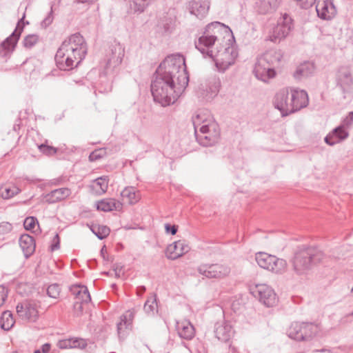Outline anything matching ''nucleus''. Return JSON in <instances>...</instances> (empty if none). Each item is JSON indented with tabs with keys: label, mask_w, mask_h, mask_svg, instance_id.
Here are the masks:
<instances>
[{
	"label": "nucleus",
	"mask_w": 353,
	"mask_h": 353,
	"mask_svg": "<svg viewBox=\"0 0 353 353\" xmlns=\"http://www.w3.org/2000/svg\"><path fill=\"white\" fill-rule=\"evenodd\" d=\"M230 32V28L222 23L214 21L209 23L205 28L203 34L195 42L196 48L201 52L204 57L212 59L219 72H225L234 63L238 56V51L233 44L213 49V46L219 41L221 32Z\"/></svg>",
	"instance_id": "f257e3e1"
},
{
	"label": "nucleus",
	"mask_w": 353,
	"mask_h": 353,
	"mask_svg": "<svg viewBox=\"0 0 353 353\" xmlns=\"http://www.w3.org/2000/svg\"><path fill=\"white\" fill-rule=\"evenodd\" d=\"M88 48L84 38L79 33L65 40L55 54V61L61 70H70L77 67L85 57Z\"/></svg>",
	"instance_id": "f03ea898"
},
{
	"label": "nucleus",
	"mask_w": 353,
	"mask_h": 353,
	"mask_svg": "<svg viewBox=\"0 0 353 353\" xmlns=\"http://www.w3.org/2000/svg\"><path fill=\"white\" fill-rule=\"evenodd\" d=\"M181 86L171 77L156 70L155 79L151 83V92L154 101L165 107L173 104L184 91L185 88L180 90Z\"/></svg>",
	"instance_id": "7ed1b4c3"
},
{
	"label": "nucleus",
	"mask_w": 353,
	"mask_h": 353,
	"mask_svg": "<svg viewBox=\"0 0 353 353\" xmlns=\"http://www.w3.org/2000/svg\"><path fill=\"white\" fill-rule=\"evenodd\" d=\"M194 134L197 142L208 147L217 143L221 132L219 124L207 111H201L192 118Z\"/></svg>",
	"instance_id": "20e7f679"
},
{
	"label": "nucleus",
	"mask_w": 353,
	"mask_h": 353,
	"mask_svg": "<svg viewBox=\"0 0 353 353\" xmlns=\"http://www.w3.org/2000/svg\"><path fill=\"white\" fill-rule=\"evenodd\" d=\"M176 81L181 85L180 90L188 85L189 76L186 70L185 58L180 54L168 56L156 70Z\"/></svg>",
	"instance_id": "39448f33"
},
{
	"label": "nucleus",
	"mask_w": 353,
	"mask_h": 353,
	"mask_svg": "<svg viewBox=\"0 0 353 353\" xmlns=\"http://www.w3.org/2000/svg\"><path fill=\"white\" fill-rule=\"evenodd\" d=\"M282 57L283 54L279 50H267L257 59L254 68L255 77L263 82L274 78L276 76L275 68L279 65Z\"/></svg>",
	"instance_id": "423d86ee"
},
{
	"label": "nucleus",
	"mask_w": 353,
	"mask_h": 353,
	"mask_svg": "<svg viewBox=\"0 0 353 353\" xmlns=\"http://www.w3.org/2000/svg\"><path fill=\"white\" fill-rule=\"evenodd\" d=\"M323 257L324 254L317 248L305 245L298 247L292 260L294 269L298 274H305L314 265L321 262Z\"/></svg>",
	"instance_id": "0eeeda50"
},
{
	"label": "nucleus",
	"mask_w": 353,
	"mask_h": 353,
	"mask_svg": "<svg viewBox=\"0 0 353 353\" xmlns=\"http://www.w3.org/2000/svg\"><path fill=\"white\" fill-rule=\"evenodd\" d=\"M293 29L292 19L288 14H284L278 20L276 25L269 31L265 40L279 43L285 39Z\"/></svg>",
	"instance_id": "6e6552de"
},
{
	"label": "nucleus",
	"mask_w": 353,
	"mask_h": 353,
	"mask_svg": "<svg viewBox=\"0 0 353 353\" xmlns=\"http://www.w3.org/2000/svg\"><path fill=\"white\" fill-rule=\"evenodd\" d=\"M255 260L259 266L261 268L276 274L283 272L287 267L285 260L277 258L276 256L269 254L266 252L256 253Z\"/></svg>",
	"instance_id": "1a4fd4ad"
},
{
	"label": "nucleus",
	"mask_w": 353,
	"mask_h": 353,
	"mask_svg": "<svg viewBox=\"0 0 353 353\" xmlns=\"http://www.w3.org/2000/svg\"><path fill=\"white\" fill-rule=\"evenodd\" d=\"M198 273L207 279H222L230 273V268L222 263H201L196 268Z\"/></svg>",
	"instance_id": "9d476101"
},
{
	"label": "nucleus",
	"mask_w": 353,
	"mask_h": 353,
	"mask_svg": "<svg viewBox=\"0 0 353 353\" xmlns=\"http://www.w3.org/2000/svg\"><path fill=\"white\" fill-rule=\"evenodd\" d=\"M24 18L25 14L18 21L17 27L12 33L0 44V58L7 59L10 57L14 50L24 27Z\"/></svg>",
	"instance_id": "9b49d317"
},
{
	"label": "nucleus",
	"mask_w": 353,
	"mask_h": 353,
	"mask_svg": "<svg viewBox=\"0 0 353 353\" xmlns=\"http://www.w3.org/2000/svg\"><path fill=\"white\" fill-rule=\"evenodd\" d=\"M251 293L257 297L264 305L273 307L277 302L276 294L274 290L266 284H257L251 288Z\"/></svg>",
	"instance_id": "f8f14e48"
},
{
	"label": "nucleus",
	"mask_w": 353,
	"mask_h": 353,
	"mask_svg": "<svg viewBox=\"0 0 353 353\" xmlns=\"http://www.w3.org/2000/svg\"><path fill=\"white\" fill-rule=\"evenodd\" d=\"M16 310L18 316L23 321L34 323L39 318L38 305L33 301L18 303Z\"/></svg>",
	"instance_id": "ddd939ff"
},
{
	"label": "nucleus",
	"mask_w": 353,
	"mask_h": 353,
	"mask_svg": "<svg viewBox=\"0 0 353 353\" xmlns=\"http://www.w3.org/2000/svg\"><path fill=\"white\" fill-rule=\"evenodd\" d=\"M124 53V48L119 43L110 45L105 57L106 69H114L119 65L123 59Z\"/></svg>",
	"instance_id": "4468645a"
},
{
	"label": "nucleus",
	"mask_w": 353,
	"mask_h": 353,
	"mask_svg": "<svg viewBox=\"0 0 353 353\" xmlns=\"http://www.w3.org/2000/svg\"><path fill=\"white\" fill-rule=\"evenodd\" d=\"M274 105L281 112L282 117H286L293 113L294 108L292 107L291 94L288 92V90L283 89L276 94Z\"/></svg>",
	"instance_id": "2eb2a0df"
},
{
	"label": "nucleus",
	"mask_w": 353,
	"mask_h": 353,
	"mask_svg": "<svg viewBox=\"0 0 353 353\" xmlns=\"http://www.w3.org/2000/svg\"><path fill=\"white\" fill-rule=\"evenodd\" d=\"M316 10L317 16L326 21L332 19L337 13L333 0H318Z\"/></svg>",
	"instance_id": "dca6fc26"
},
{
	"label": "nucleus",
	"mask_w": 353,
	"mask_h": 353,
	"mask_svg": "<svg viewBox=\"0 0 353 353\" xmlns=\"http://www.w3.org/2000/svg\"><path fill=\"white\" fill-rule=\"evenodd\" d=\"M190 248L185 240H179L168 245L165 256L170 260H175L188 252Z\"/></svg>",
	"instance_id": "f3484780"
},
{
	"label": "nucleus",
	"mask_w": 353,
	"mask_h": 353,
	"mask_svg": "<svg viewBox=\"0 0 353 353\" xmlns=\"http://www.w3.org/2000/svg\"><path fill=\"white\" fill-rule=\"evenodd\" d=\"M190 13L202 19L206 16L210 9L209 0H190L187 6Z\"/></svg>",
	"instance_id": "a211bd4d"
},
{
	"label": "nucleus",
	"mask_w": 353,
	"mask_h": 353,
	"mask_svg": "<svg viewBox=\"0 0 353 353\" xmlns=\"http://www.w3.org/2000/svg\"><path fill=\"white\" fill-rule=\"evenodd\" d=\"M234 333L232 326L227 321H222L216 323L214 325V334L216 337L221 341L227 342L232 336Z\"/></svg>",
	"instance_id": "6ab92c4d"
},
{
	"label": "nucleus",
	"mask_w": 353,
	"mask_h": 353,
	"mask_svg": "<svg viewBox=\"0 0 353 353\" xmlns=\"http://www.w3.org/2000/svg\"><path fill=\"white\" fill-rule=\"evenodd\" d=\"M291 103L294 108L293 113L306 107L308 104L307 93L303 90H291Z\"/></svg>",
	"instance_id": "aec40b11"
},
{
	"label": "nucleus",
	"mask_w": 353,
	"mask_h": 353,
	"mask_svg": "<svg viewBox=\"0 0 353 353\" xmlns=\"http://www.w3.org/2000/svg\"><path fill=\"white\" fill-rule=\"evenodd\" d=\"M336 81L337 85H339L344 92L349 91L353 85V77L350 70L345 67L339 68L336 75Z\"/></svg>",
	"instance_id": "412c9836"
},
{
	"label": "nucleus",
	"mask_w": 353,
	"mask_h": 353,
	"mask_svg": "<svg viewBox=\"0 0 353 353\" xmlns=\"http://www.w3.org/2000/svg\"><path fill=\"white\" fill-rule=\"evenodd\" d=\"M347 131L343 125H339L334 128L324 139L325 142L329 145H334L340 141L345 139L348 137Z\"/></svg>",
	"instance_id": "4be33fe9"
},
{
	"label": "nucleus",
	"mask_w": 353,
	"mask_h": 353,
	"mask_svg": "<svg viewBox=\"0 0 353 353\" xmlns=\"http://www.w3.org/2000/svg\"><path fill=\"white\" fill-rule=\"evenodd\" d=\"M176 329L179 336L185 340H191L195 335L194 327L192 323L187 320L177 321Z\"/></svg>",
	"instance_id": "5701e85b"
},
{
	"label": "nucleus",
	"mask_w": 353,
	"mask_h": 353,
	"mask_svg": "<svg viewBox=\"0 0 353 353\" xmlns=\"http://www.w3.org/2000/svg\"><path fill=\"white\" fill-rule=\"evenodd\" d=\"M314 70L315 67L313 63L305 61L296 68L293 76L295 79L301 81L312 75Z\"/></svg>",
	"instance_id": "b1692460"
},
{
	"label": "nucleus",
	"mask_w": 353,
	"mask_h": 353,
	"mask_svg": "<svg viewBox=\"0 0 353 353\" xmlns=\"http://www.w3.org/2000/svg\"><path fill=\"white\" fill-rule=\"evenodd\" d=\"M19 245L22 249L23 254L26 258L32 255L35 250V241L34 238L28 234H22L19 238Z\"/></svg>",
	"instance_id": "393cba45"
},
{
	"label": "nucleus",
	"mask_w": 353,
	"mask_h": 353,
	"mask_svg": "<svg viewBox=\"0 0 353 353\" xmlns=\"http://www.w3.org/2000/svg\"><path fill=\"white\" fill-rule=\"evenodd\" d=\"M71 194V190L67 188H61L52 190L46 194L44 198L48 203H54L68 197Z\"/></svg>",
	"instance_id": "a878e982"
},
{
	"label": "nucleus",
	"mask_w": 353,
	"mask_h": 353,
	"mask_svg": "<svg viewBox=\"0 0 353 353\" xmlns=\"http://www.w3.org/2000/svg\"><path fill=\"white\" fill-rule=\"evenodd\" d=\"M281 0H257L256 8L260 14H265L275 10Z\"/></svg>",
	"instance_id": "bb28decb"
},
{
	"label": "nucleus",
	"mask_w": 353,
	"mask_h": 353,
	"mask_svg": "<svg viewBox=\"0 0 353 353\" xmlns=\"http://www.w3.org/2000/svg\"><path fill=\"white\" fill-rule=\"evenodd\" d=\"M97 208L103 212L120 210L122 208V203L114 199H105L97 203Z\"/></svg>",
	"instance_id": "cd10ccee"
},
{
	"label": "nucleus",
	"mask_w": 353,
	"mask_h": 353,
	"mask_svg": "<svg viewBox=\"0 0 353 353\" xmlns=\"http://www.w3.org/2000/svg\"><path fill=\"white\" fill-rule=\"evenodd\" d=\"M176 18L173 16L165 15L158 23V28L163 34H170L175 28Z\"/></svg>",
	"instance_id": "c85d7f7f"
},
{
	"label": "nucleus",
	"mask_w": 353,
	"mask_h": 353,
	"mask_svg": "<svg viewBox=\"0 0 353 353\" xmlns=\"http://www.w3.org/2000/svg\"><path fill=\"white\" fill-rule=\"evenodd\" d=\"M134 314V310H129L121 316V321L117 323V331L119 334L124 329L131 327Z\"/></svg>",
	"instance_id": "c756f323"
},
{
	"label": "nucleus",
	"mask_w": 353,
	"mask_h": 353,
	"mask_svg": "<svg viewBox=\"0 0 353 353\" xmlns=\"http://www.w3.org/2000/svg\"><path fill=\"white\" fill-rule=\"evenodd\" d=\"M221 81L219 78L216 76L209 78L206 82L205 90L209 98L215 97L219 91Z\"/></svg>",
	"instance_id": "7c9ffc66"
},
{
	"label": "nucleus",
	"mask_w": 353,
	"mask_h": 353,
	"mask_svg": "<svg viewBox=\"0 0 353 353\" xmlns=\"http://www.w3.org/2000/svg\"><path fill=\"white\" fill-rule=\"evenodd\" d=\"M121 195L124 202L129 204L136 203L140 197L139 191H137L134 187L125 188L121 192Z\"/></svg>",
	"instance_id": "2f4dec72"
},
{
	"label": "nucleus",
	"mask_w": 353,
	"mask_h": 353,
	"mask_svg": "<svg viewBox=\"0 0 353 353\" xmlns=\"http://www.w3.org/2000/svg\"><path fill=\"white\" fill-rule=\"evenodd\" d=\"M21 190L13 184H4L0 187V196L3 199H9L19 194Z\"/></svg>",
	"instance_id": "473e14b6"
},
{
	"label": "nucleus",
	"mask_w": 353,
	"mask_h": 353,
	"mask_svg": "<svg viewBox=\"0 0 353 353\" xmlns=\"http://www.w3.org/2000/svg\"><path fill=\"white\" fill-rule=\"evenodd\" d=\"M108 187V177L107 176H100L93 181L91 188L99 194L105 193Z\"/></svg>",
	"instance_id": "72a5a7b5"
},
{
	"label": "nucleus",
	"mask_w": 353,
	"mask_h": 353,
	"mask_svg": "<svg viewBox=\"0 0 353 353\" xmlns=\"http://www.w3.org/2000/svg\"><path fill=\"white\" fill-rule=\"evenodd\" d=\"M153 0H130V8L135 14H141L145 11Z\"/></svg>",
	"instance_id": "f704fd0d"
},
{
	"label": "nucleus",
	"mask_w": 353,
	"mask_h": 353,
	"mask_svg": "<svg viewBox=\"0 0 353 353\" xmlns=\"http://www.w3.org/2000/svg\"><path fill=\"white\" fill-rule=\"evenodd\" d=\"M14 325V320L10 311L3 312L0 318L1 327L6 330H10Z\"/></svg>",
	"instance_id": "c9c22d12"
},
{
	"label": "nucleus",
	"mask_w": 353,
	"mask_h": 353,
	"mask_svg": "<svg viewBox=\"0 0 353 353\" xmlns=\"http://www.w3.org/2000/svg\"><path fill=\"white\" fill-rule=\"evenodd\" d=\"M290 338L296 341H303V336L301 334V322H294L291 324L288 330Z\"/></svg>",
	"instance_id": "e433bc0d"
},
{
	"label": "nucleus",
	"mask_w": 353,
	"mask_h": 353,
	"mask_svg": "<svg viewBox=\"0 0 353 353\" xmlns=\"http://www.w3.org/2000/svg\"><path fill=\"white\" fill-rule=\"evenodd\" d=\"M112 90V83L107 79L105 75H101L99 81L95 90V92L98 91L99 93H108Z\"/></svg>",
	"instance_id": "4c0bfd02"
},
{
	"label": "nucleus",
	"mask_w": 353,
	"mask_h": 353,
	"mask_svg": "<svg viewBox=\"0 0 353 353\" xmlns=\"http://www.w3.org/2000/svg\"><path fill=\"white\" fill-rule=\"evenodd\" d=\"M91 230L100 240L106 238L110 232V228L104 225H94Z\"/></svg>",
	"instance_id": "58836bf2"
},
{
	"label": "nucleus",
	"mask_w": 353,
	"mask_h": 353,
	"mask_svg": "<svg viewBox=\"0 0 353 353\" xmlns=\"http://www.w3.org/2000/svg\"><path fill=\"white\" fill-rule=\"evenodd\" d=\"M320 330L317 324L313 323L305 322V332L308 336H305V341L311 339Z\"/></svg>",
	"instance_id": "ea45409f"
},
{
	"label": "nucleus",
	"mask_w": 353,
	"mask_h": 353,
	"mask_svg": "<svg viewBox=\"0 0 353 353\" xmlns=\"http://www.w3.org/2000/svg\"><path fill=\"white\" fill-rule=\"evenodd\" d=\"M157 303L156 296L152 297L150 299L146 301L144 304L143 310L148 314H154V311L157 310Z\"/></svg>",
	"instance_id": "a19ab883"
},
{
	"label": "nucleus",
	"mask_w": 353,
	"mask_h": 353,
	"mask_svg": "<svg viewBox=\"0 0 353 353\" xmlns=\"http://www.w3.org/2000/svg\"><path fill=\"white\" fill-rule=\"evenodd\" d=\"M106 155L105 148H99L92 151L89 155V161L91 162L97 161Z\"/></svg>",
	"instance_id": "79ce46f5"
},
{
	"label": "nucleus",
	"mask_w": 353,
	"mask_h": 353,
	"mask_svg": "<svg viewBox=\"0 0 353 353\" xmlns=\"http://www.w3.org/2000/svg\"><path fill=\"white\" fill-rule=\"evenodd\" d=\"M38 41L39 36L37 34H28L24 38L23 43L24 47L31 48L38 42Z\"/></svg>",
	"instance_id": "37998d69"
},
{
	"label": "nucleus",
	"mask_w": 353,
	"mask_h": 353,
	"mask_svg": "<svg viewBox=\"0 0 353 353\" xmlns=\"http://www.w3.org/2000/svg\"><path fill=\"white\" fill-rule=\"evenodd\" d=\"M61 288L57 283L50 285L47 288V294L52 299H57L59 296Z\"/></svg>",
	"instance_id": "c03bdc74"
},
{
	"label": "nucleus",
	"mask_w": 353,
	"mask_h": 353,
	"mask_svg": "<svg viewBox=\"0 0 353 353\" xmlns=\"http://www.w3.org/2000/svg\"><path fill=\"white\" fill-rule=\"evenodd\" d=\"M39 149L42 153L48 156L54 155L57 152V148L53 146L48 145L46 143H42L39 145Z\"/></svg>",
	"instance_id": "a18cd8bd"
},
{
	"label": "nucleus",
	"mask_w": 353,
	"mask_h": 353,
	"mask_svg": "<svg viewBox=\"0 0 353 353\" xmlns=\"http://www.w3.org/2000/svg\"><path fill=\"white\" fill-rule=\"evenodd\" d=\"M36 224H39L38 220L34 216H28L26 218L23 222V226L26 230H32L35 227Z\"/></svg>",
	"instance_id": "49530a36"
},
{
	"label": "nucleus",
	"mask_w": 353,
	"mask_h": 353,
	"mask_svg": "<svg viewBox=\"0 0 353 353\" xmlns=\"http://www.w3.org/2000/svg\"><path fill=\"white\" fill-rule=\"evenodd\" d=\"M81 294L78 296L76 301H79L83 303H88L91 301L90 292L86 286H83Z\"/></svg>",
	"instance_id": "de8ad7c7"
},
{
	"label": "nucleus",
	"mask_w": 353,
	"mask_h": 353,
	"mask_svg": "<svg viewBox=\"0 0 353 353\" xmlns=\"http://www.w3.org/2000/svg\"><path fill=\"white\" fill-rule=\"evenodd\" d=\"M80 341L76 339L72 341H61L59 342L60 348H68V347H77L80 346Z\"/></svg>",
	"instance_id": "09e8293b"
},
{
	"label": "nucleus",
	"mask_w": 353,
	"mask_h": 353,
	"mask_svg": "<svg viewBox=\"0 0 353 353\" xmlns=\"http://www.w3.org/2000/svg\"><path fill=\"white\" fill-rule=\"evenodd\" d=\"M53 5L51 6L50 12L48 14V15L45 17V19L41 21V26L46 28L48 26H49L53 21L54 17H53Z\"/></svg>",
	"instance_id": "8fccbe9b"
},
{
	"label": "nucleus",
	"mask_w": 353,
	"mask_h": 353,
	"mask_svg": "<svg viewBox=\"0 0 353 353\" xmlns=\"http://www.w3.org/2000/svg\"><path fill=\"white\" fill-rule=\"evenodd\" d=\"M297 5L303 9H308L313 6L316 0H294Z\"/></svg>",
	"instance_id": "3c124183"
},
{
	"label": "nucleus",
	"mask_w": 353,
	"mask_h": 353,
	"mask_svg": "<svg viewBox=\"0 0 353 353\" xmlns=\"http://www.w3.org/2000/svg\"><path fill=\"white\" fill-rule=\"evenodd\" d=\"M12 230V225L9 222H1L0 223V234L9 233Z\"/></svg>",
	"instance_id": "603ef678"
},
{
	"label": "nucleus",
	"mask_w": 353,
	"mask_h": 353,
	"mask_svg": "<svg viewBox=\"0 0 353 353\" xmlns=\"http://www.w3.org/2000/svg\"><path fill=\"white\" fill-rule=\"evenodd\" d=\"M83 286L81 285H74L70 288V292L74 296L76 299L81 294Z\"/></svg>",
	"instance_id": "864d4df0"
},
{
	"label": "nucleus",
	"mask_w": 353,
	"mask_h": 353,
	"mask_svg": "<svg viewBox=\"0 0 353 353\" xmlns=\"http://www.w3.org/2000/svg\"><path fill=\"white\" fill-rule=\"evenodd\" d=\"M8 294V290L3 285H0V307L2 306Z\"/></svg>",
	"instance_id": "5fc2aeb1"
},
{
	"label": "nucleus",
	"mask_w": 353,
	"mask_h": 353,
	"mask_svg": "<svg viewBox=\"0 0 353 353\" xmlns=\"http://www.w3.org/2000/svg\"><path fill=\"white\" fill-rule=\"evenodd\" d=\"M83 303L76 301L73 304L74 314L76 316H80L83 312Z\"/></svg>",
	"instance_id": "6e6d98bb"
},
{
	"label": "nucleus",
	"mask_w": 353,
	"mask_h": 353,
	"mask_svg": "<svg viewBox=\"0 0 353 353\" xmlns=\"http://www.w3.org/2000/svg\"><path fill=\"white\" fill-rule=\"evenodd\" d=\"M60 248V239L58 234H56L53 238L52 243L50 245L51 251H54Z\"/></svg>",
	"instance_id": "4d7b16f0"
},
{
	"label": "nucleus",
	"mask_w": 353,
	"mask_h": 353,
	"mask_svg": "<svg viewBox=\"0 0 353 353\" xmlns=\"http://www.w3.org/2000/svg\"><path fill=\"white\" fill-rule=\"evenodd\" d=\"M353 123V111L350 112L349 114L343 119V127H349Z\"/></svg>",
	"instance_id": "13d9d810"
},
{
	"label": "nucleus",
	"mask_w": 353,
	"mask_h": 353,
	"mask_svg": "<svg viewBox=\"0 0 353 353\" xmlns=\"http://www.w3.org/2000/svg\"><path fill=\"white\" fill-rule=\"evenodd\" d=\"M165 230L167 233L174 235L177 232L178 227L175 225L167 223L165 225Z\"/></svg>",
	"instance_id": "bf43d9fd"
},
{
	"label": "nucleus",
	"mask_w": 353,
	"mask_h": 353,
	"mask_svg": "<svg viewBox=\"0 0 353 353\" xmlns=\"http://www.w3.org/2000/svg\"><path fill=\"white\" fill-rule=\"evenodd\" d=\"M113 270L115 272L117 277H120L121 274H123V266L121 264L115 263L113 265Z\"/></svg>",
	"instance_id": "052dcab7"
},
{
	"label": "nucleus",
	"mask_w": 353,
	"mask_h": 353,
	"mask_svg": "<svg viewBox=\"0 0 353 353\" xmlns=\"http://www.w3.org/2000/svg\"><path fill=\"white\" fill-rule=\"evenodd\" d=\"M50 344L45 343L41 346V351L43 353H48L50 350Z\"/></svg>",
	"instance_id": "680f3d73"
},
{
	"label": "nucleus",
	"mask_w": 353,
	"mask_h": 353,
	"mask_svg": "<svg viewBox=\"0 0 353 353\" xmlns=\"http://www.w3.org/2000/svg\"><path fill=\"white\" fill-rule=\"evenodd\" d=\"M146 288L145 286L143 285H141V286H139L137 288V294L139 296H141L142 294H143L145 291Z\"/></svg>",
	"instance_id": "e2e57ef3"
},
{
	"label": "nucleus",
	"mask_w": 353,
	"mask_h": 353,
	"mask_svg": "<svg viewBox=\"0 0 353 353\" xmlns=\"http://www.w3.org/2000/svg\"><path fill=\"white\" fill-rule=\"evenodd\" d=\"M301 334H303V341H305V336H307L305 332V322H301Z\"/></svg>",
	"instance_id": "0e129e2a"
},
{
	"label": "nucleus",
	"mask_w": 353,
	"mask_h": 353,
	"mask_svg": "<svg viewBox=\"0 0 353 353\" xmlns=\"http://www.w3.org/2000/svg\"><path fill=\"white\" fill-rule=\"evenodd\" d=\"M100 252H101V255L102 256V257L103 258L104 260H108V259L105 258V253L107 252L105 245L103 246Z\"/></svg>",
	"instance_id": "69168bd1"
},
{
	"label": "nucleus",
	"mask_w": 353,
	"mask_h": 353,
	"mask_svg": "<svg viewBox=\"0 0 353 353\" xmlns=\"http://www.w3.org/2000/svg\"><path fill=\"white\" fill-rule=\"evenodd\" d=\"M17 128H18V129L19 128V124H17H17H15V125H14V130H17Z\"/></svg>",
	"instance_id": "338daca9"
},
{
	"label": "nucleus",
	"mask_w": 353,
	"mask_h": 353,
	"mask_svg": "<svg viewBox=\"0 0 353 353\" xmlns=\"http://www.w3.org/2000/svg\"><path fill=\"white\" fill-rule=\"evenodd\" d=\"M34 353H41V352L39 350H37L34 352Z\"/></svg>",
	"instance_id": "774afa93"
}]
</instances>
